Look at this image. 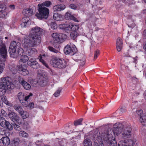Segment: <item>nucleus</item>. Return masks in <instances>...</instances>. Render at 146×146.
<instances>
[{
	"mask_svg": "<svg viewBox=\"0 0 146 146\" xmlns=\"http://www.w3.org/2000/svg\"><path fill=\"white\" fill-rule=\"evenodd\" d=\"M43 33V30L38 27L33 28L29 35L25 36L22 42L23 47L27 48L35 46L41 42L40 35Z\"/></svg>",
	"mask_w": 146,
	"mask_h": 146,
	"instance_id": "f257e3e1",
	"label": "nucleus"
},
{
	"mask_svg": "<svg viewBox=\"0 0 146 146\" xmlns=\"http://www.w3.org/2000/svg\"><path fill=\"white\" fill-rule=\"evenodd\" d=\"M21 43L18 42L13 41L11 42L9 48V51L11 57L17 58L23 53V50L21 47Z\"/></svg>",
	"mask_w": 146,
	"mask_h": 146,
	"instance_id": "f03ea898",
	"label": "nucleus"
},
{
	"mask_svg": "<svg viewBox=\"0 0 146 146\" xmlns=\"http://www.w3.org/2000/svg\"><path fill=\"white\" fill-rule=\"evenodd\" d=\"M29 59V58L27 56L25 55L22 56L19 61L20 65L17 66L18 70L20 71V73L24 76L27 75L29 73V72L27 70V65L24 64L28 61Z\"/></svg>",
	"mask_w": 146,
	"mask_h": 146,
	"instance_id": "7ed1b4c3",
	"label": "nucleus"
},
{
	"mask_svg": "<svg viewBox=\"0 0 146 146\" xmlns=\"http://www.w3.org/2000/svg\"><path fill=\"white\" fill-rule=\"evenodd\" d=\"M78 51L76 46L74 45V60L75 62H78L79 64L80 67L83 66L85 63L86 58L84 55L79 54H75Z\"/></svg>",
	"mask_w": 146,
	"mask_h": 146,
	"instance_id": "20e7f679",
	"label": "nucleus"
},
{
	"mask_svg": "<svg viewBox=\"0 0 146 146\" xmlns=\"http://www.w3.org/2000/svg\"><path fill=\"white\" fill-rule=\"evenodd\" d=\"M50 63L54 67L58 68H64L66 66V62L63 59L53 58L50 60Z\"/></svg>",
	"mask_w": 146,
	"mask_h": 146,
	"instance_id": "39448f33",
	"label": "nucleus"
},
{
	"mask_svg": "<svg viewBox=\"0 0 146 146\" xmlns=\"http://www.w3.org/2000/svg\"><path fill=\"white\" fill-rule=\"evenodd\" d=\"M38 6L39 13H36L35 15L39 19H46L47 18L49 13L48 9L46 7H43L40 5H38Z\"/></svg>",
	"mask_w": 146,
	"mask_h": 146,
	"instance_id": "423d86ee",
	"label": "nucleus"
},
{
	"mask_svg": "<svg viewBox=\"0 0 146 146\" xmlns=\"http://www.w3.org/2000/svg\"><path fill=\"white\" fill-rule=\"evenodd\" d=\"M108 137V136H110V135L109 134L108 131V130L105 131L104 133H102L101 136L100 135V133L99 134L97 133V135H96V142H95V144L96 143V142L98 143V145H101V143H103V142H104L105 143V141L104 139L106 138L107 136Z\"/></svg>",
	"mask_w": 146,
	"mask_h": 146,
	"instance_id": "0eeeda50",
	"label": "nucleus"
},
{
	"mask_svg": "<svg viewBox=\"0 0 146 146\" xmlns=\"http://www.w3.org/2000/svg\"><path fill=\"white\" fill-rule=\"evenodd\" d=\"M132 134V129L129 125H126L124 126L122 137L124 139H126L130 137Z\"/></svg>",
	"mask_w": 146,
	"mask_h": 146,
	"instance_id": "6e6552de",
	"label": "nucleus"
},
{
	"mask_svg": "<svg viewBox=\"0 0 146 146\" xmlns=\"http://www.w3.org/2000/svg\"><path fill=\"white\" fill-rule=\"evenodd\" d=\"M52 37L55 42L57 43L62 42L67 37L64 34H58L57 33H53Z\"/></svg>",
	"mask_w": 146,
	"mask_h": 146,
	"instance_id": "1a4fd4ad",
	"label": "nucleus"
},
{
	"mask_svg": "<svg viewBox=\"0 0 146 146\" xmlns=\"http://www.w3.org/2000/svg\"><path fill=\"white\" fill-rule=\"evenodd\" d=\"M124 125L121 123H116L113 125L114 133L118 135L123 133Z\"/></svg>",
	"mask_w": 146,
	"mask_h": 146,
	"instance_id": "9d476101",
	"label": "nucleus"
},
{
	"mask_svg": "<svg viewBox=\"0 0 146 146\" xmlns=\"http://www.w3.org/2000/svg\"><path fill=\"white\" fill-rule=\"evenodd\" d=\"M1 80L3 82L6 86V90H10L14 89V85L11 82V79L9 77L2 78Z\"/></svg>",
	"mask_w": 146,
	"mask_h": 146,
	"instance_id": "9b49d317",
	"label": "nucleus"
},
{
	"mask_svg": "<svg viewBox=\"0 0 146 146\" xmlns=\"http://www.w3.org/2000/svg\"><path fill=\"white\" fill-rule=\"evenodd\" d=\"M36 7L34 5H30L29 8L23 9V13L24 15L27 17H30L32 15L35 11Z\"/></svg>",
	"mask_w": 146,
	"mask_h": 146,
	"instance_id": "f8f14e48",
	"label": "nucleus"
},
{
	"mask_svg": "<svg viewBox=\"0 0 146 146\" xmlns=\"http://www.w3.org/2000/svg\"><path fill=\"white\" fill-rule=\"evenodd\" d=\"M135 142V141L131 139L121 141L119 142L118 146H134Z\"/></svg>",
	"mask_w": 146,
	"mask_h": 146,
	"instance_id": "ddd939ff",
	"label": "nucleus"
},
{
	"mask_svg": "<svg viewBox=\"0 0 146 146\" xmlns=\"http://www.w3.org/2000/svg\"><path fill=\"white\" fill-rule=\"evenodd\" d=\"M58 27L60 29L65 30L67 33H69L72 31L73 24L72 23H70L68 25H67L66 22V23L59 25Z\"/></svg>",
	"mask_w": 146,
	"mask_h": 146,
	"instance_id": "4468645a",
	"label": "nucleus"
},
{
	"mask_svg": "<svg viewBox=\"0 0 146 146\" xmlns=\"http://www.w3.org/2000/svg\"><path fill=\"white\" fill-rule=\"evenodd\" d=\"M8 116L10 119L12 121H16L19 124L21 123L20 119L17 113L13 112H10L8 114Z\"/></svg>",
	"mask_w": 146,
	"mask_h": 146,
	"instance_id": "2eb2a0df",
	"label": "nucleus"
},
{
	"mask_svg": "<svg viewBox=\"0 0 146 146\" xmlns=\"http://www.w3.org/2000/svg\"><path fill=\"white\" fill-rule=\"evenodd\" d=\"M28 65L34 69H36L39 68L40 65L35 60V59L31 58L28 62Z\"/></svg>",
	"mask_w": 146,
	"mask_h": 146,
	"instance_id": "dca6fc26",
	"label": "nucleus"
},
{
	"mask_svg": "<svg viewBox=\"0 0 146 146\" xmlns=\"http://www.w3.org/2000/svg\"><path fill=\"white\" fill-rule=\"evenodd\" d=\"M111 137V135L108 136V137H106L104 140L105 141V143L107 144L108 146H117V143L115 139L110 140Z\"/></svg>",
	"mask_w": 146,
	"mask_h": 146,
	"instance_id": "f3484780",
	"label": "nucleus"
},
{
	"mask_svg": "<svg viewBox=\"0 0 146 146\" xmlns=\"http://www.w3.org/2000/svg\"><path fill=\"white\" fill-rule=\"evenodd\" d=\"M7 13L6 7L4 4L0 5V17H5L7 15Z\"/></svg>",
	"mask_w": 146,
	"mask_h": 146,
	"instance_id": "a211bd4d",
	"label": "nucleus"
},
{
	"mask_svg": "<svg viewBox=\"0 0 146 146\" xmlns=\"http://www.w3.org/2000/svg\"><path fill=\"white\" fill-rule=\"evenodd\" d=\"M22 21L21 25L22 27H26L31 24V21L30 20L29 18L27 16L23 18Z\"/></svg>",
	"mask_w": 146,
	"mask_h": 146,
	"instance_id": "6ab92c4d",
	"label": "nucleus"
},
{
	"mask_svg": "<svg viewBox=\"0 0 146 146\" xmlns=\"http://www.w3.org/2000/svg\"><path fill=\"white\" fill-rule=\"evenodd\" d=\"M19 82L25 89L29 90L31 88L30 85L27 82L25 81L23 78H19Z\"/></svg>",
	"mask_w": 146,
	"mask_h": 146,
	"instance_id": "aec40b11",
	"label": "nucleus"
},
{
	"mask_svg": "<svg viewBox=\"0 0 146 146\" xmlns=\"http://www.w3.org/2000/svg\"><path fill=\"white\" fill-rule=\"evenodd\" d=\"M0 143L2 144L3 146L9 145L10 143V140L7 137H3L0 139Z\"/></svg>",
	"mask_w": 146,
	"mask_h": 146,
	"instance_id": "412c9836",
	"label": "nucleus"
},
{
	"mask_svg": "<svg viewBox=\"0 0 146 146\" xmlns=\"http://www.w3.org/2000/svg\"><path fill=\"white\" fill-rule=\"evenodd\" d=\"M6 86L3 81L0 82V96L5 94L6 90Z\"/></svg>",
	"mask_w": 146,
	"mask_h": 146,
	"instance_id": "4be33fe9",
	"label": "nucleus"
},
{
	"mask_svg": "<svg viewBox=\"0 0 146 146\" xmlns=\"http://www.w3.org/2000/svg\"><path fill=\"white\" fill-rule=\"evenodd\" d=\"M64 18L66 20H73V13L72 12L68 11L65 14Z\"/></svg>",
	"mask_w": 146,
	"mask_h": 146,
	"instance_id": "5701e85b",
	"label": "nucleus"
},
{
	"mask_svg": "<svg viewBox=\"0 0 146 146\" xmlns=\"http://www.w3.org/2000/svg\"><path fill=\"white\" fill-rule=\"evenodd\" d=\"M36 83H38L39 85L41 87H44L46 85L47 82L43 76L40 77L39 79L38 80Z\"/></svg>",
	"mask_w": 146,
	"mask_h": 146,
	"instance_id": "b1692460",
	"label": "nucleus"
},
{
	"mask_svg": "<svg viewBox=\"0 0 146 146\" xmlns=\"http://www.w3.org/2000/svg\"><path fill=\"white\" fill-rule=\"evenodd\" d=\"M65 8V6L63 4L58 5L53 7V10L55 11H60L64 10Z\"/></svg>",
	"mask_w": 146,
	"mask_h": 146,
	"instance_id": "393cba45",
	"label": "nucleus"
},
{
	"mask_svg": "<svg viewBox=\"0 0 146 146\" xmlns=\"http://www.w3.org/2000/svg\"><path fill=\"white\" fill-rule=\"evenodd\" d=\"M18 98L22 105L25 103V96L23 93L19 92L18 94Z\"/></svg>",
	"mask_w": 146,
	"mask_h": 146,
	"instance_id": "a878e982",
	"label": "nucleus"
},
{
	"mask_svg": "<svg viewBox=\"0 0 146 146\" xmlns=\"http://www.w3.org/2000/svg\"><path fill=\"white\" fill-rule=\"evenodd\" d=\"M64 53L66 54H70L73 51L69 45H67L65 47L64 50Z\"/></svg>",
	"mask_w": 146,
	"mask_h": 146,
	"instance_id": "bb28decb",
	"label": "nucleus"
},
{
	"mask_svg": "<svg viewBox=\"0 0 146 146\" xmlns=\"http://www.w3.org/2000/svg\"><path fill=\"white\" fill-rule=\"evenodd\" d=\"M83 120V119L82 118L75 120L74 121V128H76L78 126L82 125Z\"/></svg>",
	"mask_w": 146,
	"mask_h": 146,
	"instance_id": "cd10ccee",
	"label": "nucleus"
},
{
	"mask_svg": "<svg viewBox=\"0 0 146 146\" xmlns=\"http://www.w3.org/2000/svg\"><path fill=\"white\" fill-rule=\"evenodd\" d=\"M20 140L19 138L14 139L9 145V146H18Z\"/></svg>",
	"mask_w": 146,
	"mask_h": 146,
	"instance_id": "c85d7f7f",
	"label": "nucleus"
},
{
	"mask_svg": "<svg viewBox=\"0 0 146 146\" xmlns=\"http://www.w3.org/2000/svg\"><path fill=\"white\" fill-rule=\"evenodd\" d=\"M53 19L57 21H60L62 20L63 17L62 15L58 13H55L53 16Z\"/></svg>",
	"mask_w": 146,
	"mask_h": 146,
	"instance_id": "c756f323",
	"label": "nucleus"
},
{
	"mask_svg": "<svg viewBox=\"0 0 146 146\" xmlns=\"http://www.w3.org/2000/svg\"><path fill=\"white\" fill-rule=\"evenodd\" d=\"M13 108L15 110L18 112L19 114H21L23 110L21 106L19 105H15L13 106Z\"/></svg>",
	"mask_w": 146,
	"mask_h": 146,
	"instance_id": "7c9ffc66",
	"label": "nucleus"
},
{
	"mask_svg": "<svg viewBox=\"0 0 146 146\" xmlns=\"http://www.w3.org/2000/svg\"><path fill=\"white\" fill-rule=\"evenodd\" d=\"M140 121L141 124L143 126H146V115H143L140 116Z\"/></svg>",
	"mask_w": 146,
	"mask_h": 146,
	"instance_id": "2f4dec72",
	"label": "nucleus"
},
{
	"mask_svg": "<svg viewBox=\"0 0 146 146\" xmlns=\"http://www.w3.org/2000/svg\"><path fill=\"white\" fill-rule=\"evenodd\" d=\"M24 48H26V49H28V54L29 56H32L33 55L35 52H36V50L34 48H31L30 49V48H25L23 47Z\"/></svg>",
	"mask_w": 146,
	"mask_h": 146,
	"instance_id": "473e14b6",
	"label": "nucleus"
},
{
	"mask_svg": "<svg viewBox=\"0 0 146 146\" xmlns=\"http://www.w3.org/2000/svg\"><path fill=\"white\" fill-rule=\"evenodd\" d=\"M84 146H92V142L91 141L88 139H86L84 141Z\"/></svg>",
	"mask_w": 146,
	"mask_h": 146,
	"instance_id": "72a5a7b5",
	"label": "nucleus"
},
{
	"mask_svg": "<svg viewBox=\"0 0 146 146\" xmlns=\"http://www.w3.org/2000/svg\"><path fill=\"white\" fill-rule=\"evenodd\" d=\"M9 130H11L13 129V127L8 121H7L5 125V127H3Z\"/></svg>",
	"mask_w": 146,
	"mask_h": 146,
	"instance_id": "f704fd0d",
	"label": "nucleus"
},
{
	"mask_svg": "<svg viewBox=\"0 0 146 146\" xmlns=\"http://www.w3.org/2000/svg\"><path fill=\"white\" fill-rule=\"evenodd\" d=\"M51 2L49 1H46L45 2L42 3L41 4H39L38 5H40L41 6H43V7H49L51 4Z\"/></svg>",
	"mask_w": 146,
	"mask_h": 146,
	"instance_id": "c9c22d12",
	"label": "nucleus"
},
{
	"mask_svg": "<svg viewBox=\"0 0 146 146\" xmlns=\"http://www.w3.org/2000/svg\"><path fill=\"white\" fill-rule=\"evenodd\" d=\"M5 67L4 62L0 60V74L3 72Z\"/></svg>",
	"mask_w": 146,
	"mask_h": 146,
	"instance_id": "e433bc0d",
	"label": "nucleus"
},
{
	"mask_svg": "<svg viewBox=\"0 0 146 146\" xmlns=\"http://www.w3.org/2000/svg\"><path fill=\"white\" fill-rule=\"evenodd\" d=\"M19 134L20 136L26 138L29 137V135L25 131H20L19 133Z\"/></svg>",
	"mask_w": 146,
	"mask_h": 146,
	"instance_id": "4c0bfd02",
	"label": "nucleus"
},
{
	"mask_svg": "<svg viewBox=\"0 0 146 146\" xmlns=\"http://www.w3.org/2000/svg\"><path fill=\"white\" fill-rule=\"evenodd\" d=\"M7 121L3 117H1L0 118V125L3 127H5Z\"/></svg>",
	"mask_w": 146,
	"mask_h": 146,
	"instance_id": "58836bf2",
	"label": "nucleus"
},
{
	"mask_svg": "<svg viewBox=\"0 0 146 146\" xmlns=\"http://www.w3.org/2000/svg\"><path fill=\"white\" fill-rule=\"evenodd\" d=\"M23 105L25 107H27L30 109H32L34 108V104L33 102L29 104L28 102L27 104L24 103L23 104Z\"/></svg>",
	"mask_w": 146,
	"mask_h": 146,
	"instance_id": "ea45409f",
	"label": "nucleus"
},
{
	"mask_svg": "<svg viewBox=\"0 0 146 146\" xmlns=\"http://www.w3.org/2000/svg\"><path fill=\"white\" fill-rule=\"evenodd\" d=\"M20 115H21L23 118H25L28 117L29 116L28 113L27 111H24L23 110L22 111L21 113L20 114Z\"/></svg>",
	"mask_w": 146,
	"mask_h": 146,
	"instance_id": "a19ab883",
	"label": "nucleus"
},
{
	"mask_svg": "<svg viewBox=\"0 0 146 146\" xmlns=\"http://www.w3.org/2000/svg\"><path fill=\"white\" fill-rule=\"evenodd\" d=\"M62 89L61 88H59L53 94V95L56 97L58 96L60 94V93Z\"/></svg>",
	"mask_w": 146,
	"mask_h": 146,
	"instance_id": "79ce46f5",
	"label": "nucleus"
},
{
	"mask_svg": "<svg viewBox=\"0 0 146 146\" xmlns=\"http://www.w3.org/2000/svg\"><path fill=\"white\" fill-rule=\"evenodd\" d=\"M12 126L13 128L16 130L20 131L21 129L20 126L15 123H14L13 124Z\"/></svg>",
	"mask_w": 146,
	"mask_h": 146,
	"instance_id": "37998d69",
	"label": "nucleus"
},
{
	"mask_svg": "<svg viewBox=\"0 0 146 146\" xmlns=\"http://www.w3.org/2000/svg\"><path fill=\"white\" fill-rule=\"evenodd\" d=\"M50 26L51 28L53 29H55L57 28V25L54 22H52L51 23Z\"/></svg>",
	"mask_w": 146,
	"mask_h": 146,
	"instance_id": "c03bdc74",
	"label": "nucleus"
},
{
	"mask_svg": "<svg viewBox=\"0 0 146 146\" xmlns=\"http://www.w3.org/2000/svg\"><path fill=\"white\" fill-rule=\"evenodd\" d=\"M10 69L12 72L13 74H15L17 73V69L15 66L10 67Z\"/></svg>",
	"mask_w": 146,
	"mask_h": 146,
	"instance_id": "a18cd8bd",
	"label": "nucleus"
},
{
	"mask_svg": "<svg viewBox=\"0 0 146 146\" xmlns=\"http://www.w3.org/2000/svg\"><path fill=\"white\" fill-rule=\"evenodd\" d=\"M48 48L50 51L55 53H57L59 52L57 50L55 49L52 47L49 46L48 47Z\"/></svg>",
	"mask_w": 146,
	"mask_h": 146,
	"instance_id": "49530a36",
	"label": "nucleus"
},
{
	"mask_svg": "<svg viewBox=\"0 0 146 146\" xmlns=\"http://www.w3.org/2000/svg\"><path fill=\"white\" fill-rule=\"evenodd\" d=\"M135 63H134V62H129L128 64V66H127L126 67L128 68L129 69V68H131L134 67L135 65Z\"/></svg>",
	"mask_w": 146,
	"mask_h": 146,
	"instance_id": "de8ad7c7",
	"label": "nucleus"
},
{
	"mask_svg": "<svg viewBox=\"0 0 146 146\" xmlns=\"http://www.w3.org/2000/svg\"><path fill=\"white\" fill-rule=\"evenodd\" d=\"M39 60L44 65L48 68H49V67L47 64H46L42 58V57H40Z\"/></svg>",
	"mask_w": 146,
	"mask_h": 146,
	"instance_id": "09e8293b",
	"label": "nucleus"
},
{
	"mask_svg": "<svg viewBox=\"0 0 146 146\" xmlns=\"http://www.w3.org/2000/svg\"><path fill=\"white\" fill-rule=\"evenodd\" d=\"M116 44L117 45H123L122 39L118 37L117 39Z\"/></svg>",
	"mask_w": 146,
	"mask_h": 146,
	"instance_id": "8fccbe9b",
	"label": "nucleus"
},
{
	"mask_svg": "<svg viewBox=\"0 0 146 146\" xmlns=\"http://www.w3.org/2000/svg\"><path fill=\"white\" fill-rule=\"evenodd\" d=\"M100 52L99 50H97L95 52L94 59L96 60L97 59L98 56L100 54Z\"/></svg>",
	"mask_w": 146,
	"mask_h": 146,
	"instance_id": "3c124183",
	"label": "nucleus"
},
{
	"mask_svg": "<svg viewBox=\"0 0 146 146\" xmlns=\"http://www.w3.org/2000/svg\"><path fill=\"white\" fill-rule=\"evenodd\" d=\"M123 45H118L116 44V48L117 51L118 52L121 51Z\"/></svg>",
	"mask_w": 146,
	"mask_h": 146,
	"instance_id": "603ef678",
	"label": "nucleus"
},
{
	"mask_svg": "<svg viewBox=\"0 0 146 146\" xmlns=\"http://www.w3.org/2000/svg\"><path fill=\"white\" fill-rule=\"evenodd\" d=\"M33 94L31 93H30L27 96H25V103L27 104V100L29 99L31 96H32Z\"/></svg>",
	"mask_w": 146,
	"mask_h": 146,
	"instance_id": "864d4df0",
	"label": "nucleus"
},
{
	"mask_svg": "<svg viewBox=\"0 0 146 146\" xmlns=\"http://www.w3.org/2000/svg\"><path fill=\"white\" fill-rule=\"evenodd\" d=\"M80 133L78 131L74 132V135L76 137H77V139L80 138Z\"/></svg>",
	"mask_w": 146,
	"mask_h": 146,
	"instance_id": "5fc2aeb1",
	"label": "nucleus"
},
{
	"mask_svg": "<svg viewBox=\"0 0 146 146\" xmlns=\"http://www.w3.org/2000/svg\"><path fill=\"white\" fill-rule=\"evenodd\" d=\"M143 112V111L141 110H138L137 111V114L140 116V118L141 116H142L143 115H144V114H142Z\"/></svg>",
	"mask_w": 146,
	"mask_h": 146,
	"instance_id": "6e6d98bb",
	"label": "nucleus"
},
{
	"mask_svg": "<svg viewBox=\"0 0 146 146\" xmlns=\"http://www.w3.org/2000/svg\"><path fill=\"white\" fill-rule=\"evenodd\" d=\"M4 102L7 105L9 106H13L12 104L11 103L9 102L7 100V99H6V100H5V101H4Z\"/></svg>",
	"mask_w": 146,
	"mask_h": 146,
	"instance_id": "4d7b16f0",
	"label": "nucleus"
},
{
	"mask_svg": "<svg viewBox=\"0 0 146 146\" xmlns=\"http://www.w3.org/2000/svg\"><path fill=\"white\" fill-rule=\"evenodd\" d=\"M121 113L125 112L126 111V109L125 107H121L119 109Z\"/></svg>",
	"mask_w": 146,
	"mask_h": 146,
	"instance_id": "13d9d810",
	"label": "nucleus"
},
{
	"mask_svg": "<svg viewBox=\"0 0 146 146\" xmlns=\"http://www.w3.org/2000/svg\"><path fill=\"white\" fill-rule=\"evenodd\" d=\"M42 73V71L40 70H39L37 71L38 74L40 75V77L43 76Z\"/></svg>",
	"mask_w": 146,
	"mask_h": 146,
	"instance_id": "bf43d9fd",
	"label": "nucleus"
},
{
	"mask_svg": "<svg viewBox=\"0 0 146 146\" xmlns=\"http://www.w3.org/2000/svg\"><path fill=\"white\" fill-rule=\"evenodd\" d=\"M1 96L2 101L4 102L7 99L6 97L5 96H3V95Z\"/></svg>",
	"mask_w": 146,
	"mask_h": 146,
	"instance_id": "052dcab7",
	"label": "nucleus"
},
{
	"mask_svg": "<svg viewBox=\"0 0 146 146\" xmlns=\"http://www.w3.org/2000/svg\"><path fill=\"white\" fill-rule=\"evenodd\" d=\"M74 28L75 29L74 31H76L78 29L79 26L78 25H74Z\"/></svg>",
	"mask_w": 146,
	"mask_h": 146,
	"instance_id": "680f3d73",
	"label": "nucleus"
},
{
	"mask_svg": "<svg viewBox=\"0 0 146 146\" xmlns=\"http://www.w3.org/2000/svg\"><path fill=\"white\" fill-rule=\"evenodd\" d=\"M1 114L3 115H6L7 113L3 109L1 110Z\"/></svg>",
	"mask_w": 146,
	"mask_h": 146,
	"instance_id": "e2e57ef3",
	"label": "nucleus"
},
{
	"mask_svg": "<svg viewBox=\"0 0 146 146\" xmlns=\"http://www.w3.org/2000/svg\"><path fill=\"white\" fill-rule=\"evenodd\" d=\"M143 47L144 49L146 51V42H145L143 43Z\"/></svg>",
	"mask_w": 146,
	"mask_h": 146,
	"instance_id": "0e129e2a",
	"label": "nucleus"
},
{
	"mask_svg": "<svg viewBox=\"0 0 146 146\" xmlns=\"http://www.w3.org/2000/svg\"><path fill=\"white\" fill-rule=\"evenodd\" d=\"M96 143L94 145V146H104L103 145V143H101V145H98V143H97V142H96Z\"/></svg>",
	"mask_w": 146,
	"mask_h": 146,
	"instance_id": "69168bd1",
	"label": "nucleus"
},
{
	"mask_svg": "<svg viewBox=\"0 0 146 146\" xmlns=\"http://www.w3.org/2000/svg\"><path fill=\"white\" fill-rule=\"evenodd\" d=\"M77 36V33L76 31H74V38Z\"/></svg>",
	"mask_w": 146,
	"mask_h": 146,
	"instance_id": "338daca9",
	"label": "nucleus"
},
{
	"mask_svg": "<svg viewBox=\"0 0 146 146\" xmlns=\"http://www.w3.org/2000/svg\"><path fill=\"white\" fill-rule=\"evenodd\" d=\"M9 7L11 9H15V6L13 5H10Z\"/></svg>",
	"mask_w": 146,
	"mask_h": 146,
	"instance_id": "774afa93",
	"label": "nucleus"
}]
</instances>
